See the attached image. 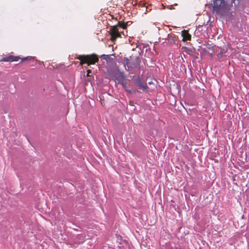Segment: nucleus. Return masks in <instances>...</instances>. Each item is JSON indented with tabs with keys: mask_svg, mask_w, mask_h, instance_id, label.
<instances>
[{
	"mask_svg": "<svg viewBox=\"0 0 249 249\" xmlns=\"http://www.w3.org/2000/svg\"><path fill=\"white\" fill-rule=\"evenodd\" d=\"M126 26L127 25L126 23L122 22H118V25L117 26H114L112 27L111 34V39L113 40H114L116 38L121 36V34L118 30V27L122 29H125L126 28Z\"/></svg>",
	"mask_w": 249,
	"mask_h": 249,
	"instance_id": "2",
	"label": "nucleus"
},
{
	"mask_svg": "<svg viewBox=\"0 0 249 249\" xmlns=\"http://www.w3.org/2000/svg\"><path fill=\"white\" fill-rule=\"evenodd\" d=\"M78 59L84 63H87L88 65L94 64L96 62L98 61V57L95 55H80Z\"/></svg>",
	"mask_w": 249,
	"mask_h": 249,
	"instance_id": "3",
	"label": "nucleus"
},
{
	"mask_svg": "<svg viewBox=\"0 0 249 249\" xmlns=\"http://www.w3.org/2000/svg\"><path fill=\"white\" fill-rule=\"evenodd\" d=\"M182 36L183 37V39H184L186 40H190L191 39V36L189 34L188 32L186 30H183L182 31Z\"/></svg>",
	"mask_w": 249,
	"mask_h": 249,
	"instance_id": "9",
	"label": "nucleus"
},
{
	"mask_svg": "<svg viewBox=\"0 0 249 249\" xmlns=\"http://www.w3.org/2000/svg\"><path fill=\"white\" fill-rule=\"evenodd\" d=\"M141 63V58L140 56H137L134 60V61L130 65V67H131V70L132 69L136 68L139 70H141V65L140 64Z\"/></svg>",
	"mask_w": 249,
	"mask_h": 249,
	"instance_id": "6",
	"label": "nucleus"
},
{
	"mask_svg": "<svg viewBox=\"0 0 249 249\" xmlns=\"http://www.w3.org/2000/svg\"><path fill=\"white\" fill-rule=\"evenodd\" d=\"M123 63L125 68V69L127 71H129L131 70V67H130V61L129 59L126 57H124L122 60Z\"/></svg>",
	"mask_w": 249,
	"mask_h": 249,
	"instance_id": "8",
	"label": "nucleus"
},
{
	"mask_svg": "<svg viewBox=\"0 0 249 249\" xmlns=\"http://www.w3.org/2000/svg\"><path fill=\"white\" fill-rule=\"evenodd\" d=\"M232 3L229 0H213V12L225 17L227 21L231 20L235 16V12L231 9Z\"/></svg>",
	"mask_w": 249,
	"mask_h": 249,
	"instance_id": "1",
	"label": "nucleus"
},
{
	"mask_svg": "<svg viewBox=\"0 0 249 249\" xmlns=\"http://www.w3.org/2000/svg\"><path fill=\"white\" fill-rule=\"evenodd\" d=\"M148 8H146V12H148Z\"/></svg>",
	"mask_w": 249,
	"mask_h": 249,
	"instance_id": "16",
	"label": "nucleus"
},
{
	"mask_svg": "<svg viewBox=\"0 0 249 249\" xmlns=\"http://www.w3.org/2000/svg\"><path fill=\"white\" fill-rule=\"evenodd\" d=\"M184 51L188 54L191 55L192 54L193 52L192 50L190 48H188L187 47H185L184 49Z\"/></svg>",
	"mask_w": 249,
	"mask_h": 249,
	"instance_id": "13",
	"label": "nucleus"
},
{
	"mask_svg": "<svg viewBox=\"0 0 249 249\" xmlns=\"http://www.w3.org/2000/svg\"><path fill=\"white\" fill-rule=\"evenodd\" d=\"M39 64H40L42 62H41L40 61H38Z\"/></svg>",
	"mask_w": 249,
	"mask_h": 249,
	"instance_id": "17",
	"label": "nucleus"
},
{
	"mask_svg": "<svg viewBox=\"0 0 249 249\" xmlns=\"http://www.w3.org/2000/svg\"><path fill=\"white\" fill-rule=\"evenodd\" d=\"M101 57L104 59H107V58H108L109 57V56L108 55L103 54L101 55Z\"/></svg>",
	"mask_w": 249,
	"mask_h": 249,
	"instance_id": "14",
	"label": "nucleus"
},
{
	"mask_svg": "<svg viewBox=\"0 0 249 249\" xmlns=\"http://www.w3.org/2000/svg\"><path fill=\"white\" fill-rule=\"evenodd\" d=\"M134 83L135 85L139 87L140 88L142 89L143 91H146L148 89V86L147 85L146 83H145L144 81H143L140 76H138L134 79Z\"/></svg>",
	"mask_w": 249,
	"mask_h": 249,
	"instance_id": "5",
	"label": "nucleus"
},
{
	"mask_svg": "<svg viewBox=\"0 0 249 249\" xmlns=\"http://www.w3.org/2000/svg\"><path fill=\"white\" fill-rule=\"evenodd\" d=\"M125 90V91L126 92H127L128 93H135V92H138V90H137V89H128L127 88V87L126 86L125 87H124Z\"/></svg>",
	"mask_w": 249,
	"mask_h": 249,
	"instance_id": "10",
	"label": "nucleus"
},
{
	"mask_svg": "<svg viewBox=\"0 0 249 249\" xmlns=\"http://www.w3.org/2000/svg\"><path fill=\"white\" fill-rule=\"evenodd\" d=\"M113 76L118 81L119 84H121L123 87H126V76L124 71H121L119 70L115 71L113 72Z\"/></svg>",
	"mask_w": 249,
	"mask_h": 249,
	"instance_id": "4",
	"label": "nucleus"
},
{
	"mask_svg": "<svg viewBox=\"0 0 249 249\" xmlns=\"http://www.w3.org/2000/svg\"><path fill=\"white\" fill-rule=\"evenodd\" d=\"M226 53V51L225 49H221L220 52L217 54V57L219 58H221Z\"/></svg>",
	"mask_w": 249,
	"mask_h": 249,
	"instance_id": "11",
	"label": "nucleus"
},
{
	"mask_svg": "<svg viewBox=\"0 0 249 249\" xmlns=\"http://www.w3.org/2000/svg\"><path fill=\"white\" fill-rule=\"evenodd\" d=\"M11 57L10 56V55L7 56V57H4L2 58L0 61H3V62H11Z\"/></svg>",
	"mask_w": 249,
	"mask_h": 249,
	"instance_id": "12",
	"label": "nucleus"
},
{
	"mask_svg": "<svg viewBox=\"0 0 249 249\" xmlns=\"http://www.w3.org/2000/svg\"><path fill=\"white\" fill-rule=\"evenodd\" d=\"M143 51H141V53L139 51V53H140V55H141Z\"/></svg>",
	"mask_w": 249,
	"mask_h": 249,
	"instance_id": "15",
	"label": "nucleus"
},
{
	"mask_svg": "<svg viewBox=\"0 0 249 249\" xmlns=\"http://www.w3.org/2000/svg\"><path fill=\"white\" fill-rule=\"evenodd\" d=\"M11 57V62L13 61H18L19 59H21V62L24 61H31L32 60L34 59V57L32 56H27L24 58H20L19 56H15L13 55H10Z\"/></svg>",
	"mask_w": 249,
	"mask_h": 249,
	"instance_id": "7",
	"label": "nucleus"
}]
</instances>
